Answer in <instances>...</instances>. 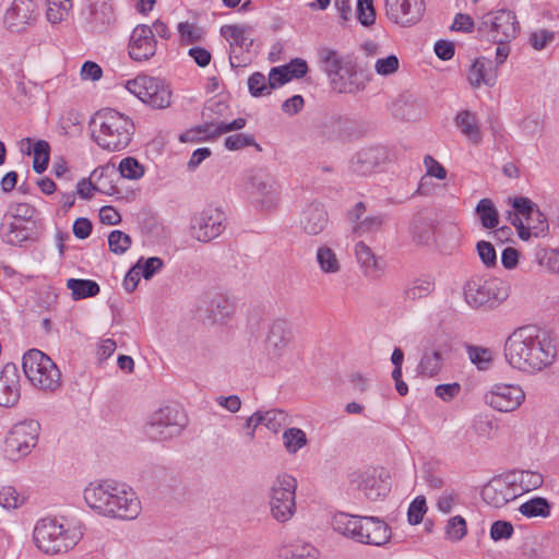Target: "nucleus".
<instances>
[{"mask_svg":"<svg viewBox=\"0 0 559 559\" xmlns=\"http://www.w3.org/2000/svg\"><path fill=\"white\" fill-rule=\"evenodd\" d=\"M221 35L225 37L230 45V66L233 68L245 66L247 60L238 56L237 48L240 50L249 51L253 44V38L251 37V28L242 25H223L221 27Z\"/></svg>","mask_w":559,"mask_h":559,"instance_id":"aec40b11","label":"nucleus"},{"mask_svg":"<svg viewBox=\"0 0 559 559\" xmlns=\"http://www.w3.org/2000/svg\"><path fill=\"white\" fill-rule=\"evenodd\" d=\"M330 222L328 211L321 202L307 204L299 217V227L308 236H318L325 230Z\"/></svg>","mask_w":559,"mask_h":559,"instance_id":"b1692460","label":"nucleus"},{"mask_svg":"<svg viewBox=\"0 0 559 559\" xmlns=\"http://www.w3.org/2000/svg\"><path fill=\"white\" fill-rule=\"evenodd\" d=\"M285 556L292 559H316L318 550L311 544L296 542L289 546Z\"/></svg>","mask_w":559,"mask_h":559,"instance_id":"603ef678","label":"nucleus"},{"mask_svg":"<svg viewBox=\"0 0 559 559\" xmlns=\"http://www.w3.org/2000/svg\"><path fill=\"white\" fill-rule=\"evenodd\" d=\"M391 538V527L377 516H361L358 542L366 545L383 546Z\"/></svg>","mask_w":559,"mask_h":559,"instance_id":"5701e85b","label":"nucleus"},{"mask_svg":"<svg viewBox=\"0 0 559 559\" xmlns=\"http://www.w3.org/2000/svg\"><path fill=\"white\" fill-rule=\"evenodd\" d=\"M355 255L358 264L364 270L366 275L378 277L383 273L385 269V262L383 258L376 255L371 248L365 242L359 241L356 243Z\"/></svg>","mask_w":559,"mask_h":559,"instance_id":"c85d7f7f","label":"nucleus"},{"mask_svg":"<svg viewBox=\"0 0 559 559\" xmlns=\"http://www.w3.org/2000/svg\"><path fill=\"white\" fill-rule=\"evenodd\" d=\"M85 525L73 516H46L38 520L33 530L36 548L48 556L72 550L83 538Z\"/></svg>","mask_w":559,"mask_h":559,"instance_id":"7ed1b4c3","label":"nucleus"},{"mask_svg":"<svg viewBox=\"0 0 559 559\" xmlns=\"http://www.w3.org/2000/svg\"><path fill=\"white\" fill-rule=\"evenodd\" d=\"M384 223L383 215H370L359 221L353 226V230L356 234L362 235L366 233L377 231L381 228Z\"/></svg>","mask_w":559,"mask_h":559,"instance_id":"13d9d810","label":"nucleus"},{"mask_svg":"<svg viewBox=\"0 0 559 559\" xmlns=\"http://www.w3.org/2000/svg\"><path fill=\"white\" fill-rule=\"evenodd\" d=\"M340 80L341 82L332 81L334 88L340 93L355 94L366 87V81L360 79L356 72H350L347 81H343V75L340 74Z\"/></svg>","mask_w":559,"mask_h":559,"instance_id":"49530a36","label":"nucleus"},{"mask_svg":"<svg viewBox=\"0 0 559 559\" xmlns=\"http://www.w3.org/2000/svg\"><path fill=\"white\" fill-rule=\"evenodd\" d=\"M35 226L16 221L2 219L0 224V238L10 246L22 247L24 242L33 240Z\"/></svg>","mask_w":559,"mask_h":559,"instance_id":"bb28decb","label":"nucleus"},{"mask_svg":"<svg viewBox=\"0 0 559 559\" xmlns=\"http://www.w3.org/2000/svg\"><path fill=\"white\" fill-rule=\"evenodd\" d=\"M117 170L122 178L129 180H139L145 174L144 166L135 157L132 156L122 158Z\"/></svg>","mask_w":559,"mask_h":559,"instance_id":"a19ab883","label":"nucleus"},{"mask_svg":"<svg viewBox=\"0 0 559 559\" xmlns=\"http://www.w3.org/2000/svg\"><path fill=\"white\" fill-rule=\"evenodd\" d=\"M469 360L478 370H488L492 364V352L489 348L468 345L466 347Z\"/></svg>","mask_w":559,"mask_h":559,"instance_id":"79ce46f5","label":"nucleus"},{"mask_svg":"<svg viewBox=\"0 0 559 559\" xmlns=\"http://www.w3.org/2000/svg\"><path fill=\"white\" fill-rule=\"evenodd\" d=\"M187 425V417L175 406L160 407L152 414L145 427L153 440H167L178 436Z\"/></svg>","mask_w":559,"mask_h":559,"instance_id":"9d476101","label":"nucleus"},{"mask_svg":"<svg viewBox=\"0 0 559 559\" xmlns=\"http://www.w3.org/2000/svg\"><path fill=\"white\" fill-rule=\"evenodd\" d=\"M67 288L71 290L74 300L94 297L99 293V285L92 280L70 278Z\"/></svg>","mask_w":559,"mask_h":559,"instance_id":"f704fd0d","label":"nucleus"},{"mask_svg":"<svg viewBox=\"0 0 559 559\" xmlns=\"http://www.w3.org/2000/svg\"><path fill=\"white\" fill-rule=\"evenodd\" d=\"M24 498L12 486H3L0 489V506L7 510H14L21 507Z\"/></svg>","mask_w":559,"mask_h":559,"instance_id":"864d4df0","label":"nucleus"},{"mask_svg":"<svg viewBox=\"0 0 559 559\" xmlns=\"http://www.w3.org/2000/svg\"><path fill=\"white\" fill-rule=\"evenodd\" d=\"M131 243V237L121 230H112L108 236L109 250L115 254H123L129 250Z\"/></svg>","mask_w":559,"mask_h":559,"instance_id":"3c124183","label":"nucleus"},{"mask_svg":"<svg viewBox=\"0 0 559 559\" xmlns=\"http://www.w3.org/2000/svg\"><path fill=\"white\" fill-rule=\"evenodd\" d=\"M519 511L526 518H546L550 513V504L545 498L538 497L522 503Z\"/></svg>","mask_w":559,"mask_h":559,"instance_id":"ea45409f","label":"nucleus"},{"mask_svg":"<svg viewBox=\"0 0 559 559\" xmlns=\"http://www.w3.org/2000/svg\"><path fill=\"white\" fill-rule=\"evenodd\" d=\"M358 489L370 501L383 499L391 490L390 473L383 467H370L358 476Z\"/></svg>","mask_w":559,"mask_h":559,"instance_id":"a211bd4d","label":"nucleus"},{"mask_svg":"<svg viewBox=\"0 0 559 559\" xmlns=\"http://www.w3.org/2000/svg\"><path fill=\"white\" fill-rule=\"evenodd\" d=\"M357 20L364 26H371L376 22L373 0H357Z\"/></svg>","mask_w":559,"mask_h":559,"instance_id":"4d7b16f0","label":"nucleus"},{"mask_svg":"<svg viewBox=\"0 0 559 559\" xmlns=\"http://www.w3.org/2000/svg\"><path fill=\"white\" fill-rule=\"evenodd\" d=\"M117 176V169L114 164L100 166L92 171L91 179L96 183V191L106 195L119 193L114 177Z\"/></svg>","mask_w":559,"mask_h":559,"instance_id":"c756f323","label":"nucleus"},{"mask_svg":"<svg viewBox=\"0 0 559 559\" xmlns=\"http://www.w3.org/2000/svg\"><path fill=\"white\" fill-rule=\"evenodd\" d=\"M525 400L520 385L496 383L485 394V402L498 412L509 413L518 409Z\"/></svg>","mask_w":559,"mask_h":559,"instance_id":"4468645a","label":"nucleus"},{"mask_svg":"<svg viewBox=\"0 0 559 559\" xmlns=\"http://www.w3.org/2000/svg\"><path fill=\"white\" fill-rule=\"evenodd\" d=\"M50 146L47 141L38 140L33 146V169L37 174H41L46 170L49 162Z\"/></svg>","mask_w":559,"mask_h":559,"instance_id":"37998d69","label":"nucleus"},{"mask_svg":"<svg viewBox=\"0 0 559 559\" xmlns=\"http://www.w3.org/2000/svg\"><path fill=\"white\" fill-rule=\"evenodd\" d=\"M226 221V215L219 207L206 206L191 217V236L198 241L210 242L225 230Z\"/></svg>","mask_w":559,"mask_h":559,"instance_id":"ddd939ff","label":"nucleus"},{"mask_svg":"<svg viewBox=\"0 0 559 559\" xmlns=\"http://www.w3.org/2000/svg\"><path fill=\"white\" fill-rule=\"evenodd\" d=\"M321 135L328 141L347 142L358 135V124L347 116L332 115L322 123Z\"/></svg>","mask_w":559,"mask_h":559,"instance_id":"4be33fe9","label":"nucleus"},{"mask_svg":"<svg viewBox=\"0 0 559 559\" xmlns=\"http://www.w3.org/2000/svg\"><path fill=\"white\" fill-rule=\"evenodd\" d=\"M512 206L525 219L528 240L532 237H545L549 231V224L546 215L538 205L526 197H516L512 200Z\"/></svg>","mask_w":559,"mask_h":559,"instance_id":"dca6fc26","label":"nucleus"},{"mask_svg":"<svg viewBox=\"0 0 559 559\" xmlns=\"http://www.w3.org/2000/svg\"><path fill=\"white\" fill-rule=\"evenodd\" d=\"M465 301L472 308L495 307L509 297L510 287L500 278L472 277L463 287Z\"/></svg>","mask_w":559,"mask_h":559,"instance_id":"0eeeda50","label":"nucleus"},{"mask_svg":"<svg viewBox=\"0 0 559 559\" xmlns=\"http://www.w3.org/2000/svg\"><path fill=\"white\" fill-rule=\"evenodd\" d=\"M35 207L28 203H11L3 216V219L22 222L35 226Z\"/></svg>","mask_w":559,"mask_h":559,"instance_id":"c9c22d12","label":"nucleus"},{"mask_svg":"<svg viewBox=\"0 0 559 559\" xmlns=\"http://www.w3.org/2000/svg\"><path fill=\"white\" fill-rule=\"evenodd\" d=\"M476 213L484 228L492 229L498 226L499 214L490 199H481L476 205Z\"/></svg>","mask_w":559,"mask_h":559,"instance_id":"e433bc0d","label":"nucleus"},{"mask_svg":"<svg viewBox=\"0 0 559 559\" xmlns=\"http://www.w3.org/2000/svg\"><path fill=\"white\" fill-rule=\"evenodd\" d=\"M307 442V435L300 428L293 427L283 432L284 448L289 454H296Z\"/></svg>","mask_w":559,"mask_h":559,"instance_id":"58836bf2","label":"nucleus"},{"mask_svg":"<svg viewBox=\"0 0 559 559\" xmlns=\"http://www.w3.org/2000/svg\"><path fill=\"white\" fill-rule=\"evenodd\" d=\"M262 425L273 432H278L288 420V415L282 409L261 412Z\"/></svg>","mask_w":559,"mask_h":559,"instance_id":"c03bdc74","label":"nucleus"},{"mask_svg":"<svg viewBox=\"0 0 559 559\" xmlns=\"http://www.w3.org/2000/svg\"><path fill=\"white\" fill-rule=\"evenodd\" d=\"M297 479L288 473H280L272 480L269 491L271 515L280 523L289 521L296 512Z\"/></svg>","mask_w":559,"mask_h":559,"instance_id":"423d86ee","label":"nucleus"},{"mask_svg":"<svg viewBox=\"0 0 559 559\" xmlns=\"http://www.w3.org/2000/svg\"><path fill=\"white\" fill-rule=\"evenodd\" d=\"M182 44L190 45L202 38V29L189 22H180L177 26Z\"/></svg>","mask_w":559,"mask_h":559,"instance_id":"bf43d9fd","label":"nucleus"},{"mask_svg":"<svg viewBox=\"0 0 559 559\" xmlns=\"http://www.w3.org/2000/svg\"><path fill=\"white\" fill-rule=\"evenodd\" d=\"M467 533V525L464 518L455 515L449 519L445 525V538L451 542L461 540Z\"/></svg>","mask_w":559,"mask_h":559,"instance_id":"8fccbe9b","label":"nucleus"},{"mask_svg":"<svg viewBox=\"0 0 559 559\" xmlns=\"http://www.w3.org/2000/svg\"><path fill=\"white\" fill-rule=\"evenodd\" d=\"M389 158L384 146L364 147L353 155L349 162V171L357 176H367L385 163Z\"/></svg>","mask_w":559,"mask_h":559,"instance_id":"412c9836","label":"nucleus"},{"mask_svg":"<svg viewBox=\"0 0 559 559\" xmlns=\"http://www.w3.org/2000/svg\"><path fill=\"white\" fill-rule=\"evenodd\" d=\"M92 16L96 23L108 24L112 20V7L106 0H94L91 4Z\"/></svg>","mask_w":559,"mask_h":559,"instance_id":"5fc2aeb1","label":"nucleus"},{"mask_svg":"<svg viewBox=\"0 0 559 559\" xmlns=\"http://www.w3.org/2000/svg\"><path fill=\"white\" fill-rule=\"evenodd\" d=\"M427 511L426 499L424 497H416L409 504L407 511V519L409 524L417 525L423 521Z\"/></svg>","mask_w":559,"mask_h":559,"instance_id":"e2e57ef3","label":"nucleus"},{"mask_svg":"<svg viewBox=\"0 0 559 559\" xmlns=\"http://www.w3.org/2000/svg\"><path fill=\"white\" fill-rule=\"evenodd\" d=\"M361 516L347 513H337L332 519V527L338 534L358 542V532Z\"/></svg>","mask_w":559,"mask_h":559,"instance_id":"72a5a7b5","label":"nucleus"},{"mask_svg":"<svg viewBox=\"0 0 559 559\" xmlns=\"http://www.w3.org/2000/svg\"><path fill=\"white\" fill-rule=\"evenodd\" d=\"M454 122L461 133L474 144L478 145L483 141L479 122L475 114L469 110H462L455 116Z\"/></svg>","mask_w":559,"mask_h":559,"instance_id":"2f4dec72","label":"nucleus"},{"mask_svg":"<svg viewBox=\"0 0 559 559\" xmlns=\"http://www.w3.org/2000/svg\"><path fill=\"white\" fill-rule=\"evenodd\" d=\"M320 59L322 62L323 70L331 75H340L342 71V60L337 52L332 49H322L320 52Z\"/></svg>","mask_w":559,"mask_h":559,"instance_id":"09e8293b","label":"nucleus"},{"mask_svg":"<svg viewBox=\"0 0 559 559\" xmlns=\"http://www.w3.org/2000/svg\"><path fill=\"white\" fill-rule=\"evenodd\" d=\"M441 359V354L438 350L425 354L419 364L421 373L430 377L436 374L440 369Z\"/></svg>","mask_w":559,"mask_h":559,"instance_id":"680f3d73","label":"nucleus"},{"mask_svg":"<svg viewBox=\"0 0 559 559\" xmlns=\"http://www.w3.org/2000/svg\"><path fill=\"white\" fill-rule=\"evenodd\" d=\"M38 17V8L34 0H13L7 9L3 23L10 32L21 33L32 26Z\"/></svg>","mask_w":559,"mask_h":559,"instance_id":"f3484780","label":"nucleus"},{"mask_svg":"<svg viewBox=\"0 0 559 559\" xmlns=\"http://www.w3.org/2000/svg\"><path fill=\"white\" fill-rule=\"evenodd\" d=\"M292 341V329L284 319L274 320L265 338V347L270 355L281 356Z\"/></svg>","mask_w":559,"mask_h":559,"instance_id":"a878e982","label":"nucleus"},{"mask_svg":"<svg viewBox=\"0 0 559 559\" xmlns=\"http://www.w3.org/2000/svg\"><path fill=\"white\" fill-rule=\"evenodd\" d=\"M556 34L548 29H537L530 35V44L535 50H543L555 40Z\"/></svg>","mask_w":559,"mask_h":559,"instance_id":"0e129e2a","label":"nucleus"},{"mask_svg":"<svg viewBox=\"0 0 559 559\" xmlns=\"http://www.w3.org/2000/svg\"><path fill=\"white\" fill-rule=\"evenodd\" d=\"M157 50V40L154 37L153 29L145 24L136 25L130 36L128 44V53L134 61H147L155 56Z\"/></svg>","mask_w":559,"mask_h":559,"instance_id":"6ab92c4d","label":"nucleus"},{"mask_svg":"<svg viewBox=\"0 0 559 559\" xmlns=\"http://www.w3.org/2000/svg\"><path fill=\"white\" fill-rule=\"evenodd\" d=\"M435 289V282L430 278H416L404 289V297L408 300H417L429 296Z\"/></svg>","mask_w":559,"mask_h":559,"instance_id":"4c0bfd02","label":"nucleus"},{"mask_svg":"<svg viewBox=\"0 0 559 559\" xmlns=\"http://www.w3.org/2000/svg\"><path fill=\"white\" fill-rule=\"evenodd\" d=\"M557 350L552 340L534 325L516 329L504 343L508 364L520 371L535 373L550 366Z\"/></svg>","mask_w":559,"mask_h":559,"instance_id":"f257e3e1","label":"nucleus"},{"mask_svg":"<svg viewBox=\"0 0 559 559\" xmlns=\"http://www.w3.org/2000/svg\"><path fill=\"white\" fill-rule=\"evenodd\" d=\"M126 87L152 108L164 109L171 103L169 85L158 78L138 75L135 79L129 80Z\"/></svg>","mask_w":559,"mask_h":559,"instance_id":"1a4fd4ad","label":"nucleus"},{"mask_svg":"<svg viewBox=\"0 0 559 559\" xmlns=\"http://www.w3.org/2000/svg\"><path fill=\"white\" fill-rule=\"evenodd\" d=\"M247 190L251 201L263 211H271L280 204L281 187L276 179L263 171L249 177Z\"/></svg>","mask_w":559,"mask_h":559,"instance_id":"f8f14e48","label":"nucleus"},{"mask_svg":"<svg viewBox=\"0 0 559 559\" xmlns=\"http://www.w3.org/2000/svg\"><path fill=\"white\" fill-rule=\"evenodd\" d=\"M92 138L103 150L119 152L128 147L135 131L132 119L124 114L104 108L92 120Z\"/></svg>","mask_w":559,"mask_h":559,"instance_id":"20e7f679","label":"nucleus"},{"mask_svg":"<svg viewBox=\"0 0 559 559\" xmlns=\"http://www.w3.org/2000/svg\"><path fill=\"white\" fill-rule=\"evenodd\" d=\"M478 34L493 44L512 41L520 33V23L513 11L500 9L484 14L477 27Z\"/></svg>","mask_w":559,"mask_h":559,"instance_id":"6e6552de","label":"nucleus"},{"mask_svg":"<svg viewBox=\"0 0 559 559\" xmlns=\"http://www.w3.org/2000/svg\"><path fill=\"white\" fill-rule=\"evenodd\" d=\"M496 429L493 421L486 416L476 417L471 426L472 433L481 440L492 439Z\"/></svg>","mask_w":559,"mask_h":559,"instance_id":"a18cd8bd","label":"nucleus"},{"mask_svg":"<svg viewBox=\"0 0 559 559\" xmlns=\"http://www.w3.org/2000/svg\"><path fill=\"white\" fill-rule=\"evenodd\" d=\"M39 430L40 426L36 420H24L15 424L5 439L8 456L16 461L28 455L37 444Z\"/></svg>","mask_w":559,"mask_h":559,"instance_id":"9b49d317","label":"nucleus"},{"mask_svg":"<svg viewBox=\"0 0 559 559\" xmlns=\"http://www.w3.org/2000/svg\"><path fill=\"white\" fill-rule=\"evenodd\" d=\"M400 61L395 55L378 58L374 62V71L378 75L389 76L399 70Z\"/></svg>","mask_w":559,"mask_h":559,"instance_id":"052dcab7","label":"nucleus"},{"mask_svg":"<svg viewBox=\"0 0 559 559\" xmlns=\"http://www.w3.org/2000/svg\"><path fill=\"white\" fill-rule=\"evenodd\" d=\"M23 371L28 381L45 392H55L61 386V372L55 361L39 349L27 350L22 359Z\"/></svg>","mask_w":559,"mask_h":559,"instance_id":"39448f33","label":"nucleus"},{"mask_svg":"<svg viewBox=\"0 0 559 559\" xmlns=\"http://www.w3.org/2000/svg\"><path fill=\"white\" fill-rule=\"evenodd\" d=\"M20 396L19 369L14 364H7L0 372V406H14L19 402Z\"/></svg>","mask_w":559,"mask_h":559,"instance_id":"393cba45","label":"nucleus"},{"mask_svg":"<svg viewBox=\"0 0 559 559\" xmlns=\"http://www.w3.org/2000/svg\"><path fill=\"white\" fill-rule=\"evenodd\" d=\"M388 19L403 27L417 24L424 16L425 0H384Z\"/></svg>","mask_w":559,"mask_h":559,"instance_id":"2eb2a0df","label":"nucleus"},{"mask_svg":"<svg viewBox=\"0 0 559 559\" xmlns=\"http://www.w3.org/2000/svg\"><path fill=\"white\" fill-rule=\"evenodd\" d=\"M316 262L324 275H335L342 271V263L335 250L325 243L317 248Z\"/></svg>","mask_w":559,"mask_h":559,"instance_id":"473e14b6","label":"nucleus"},{"mask_svg":"<svg viewBox=\"0 0 559 559\" xmlns=\"http://www.w3.org/2000/svg\"><path fill=\"white\" fill-rule=\"evenodd\" d=\"M513 533V525L510 522L503 520L493 522L490 527V538L495 542L509 539L512 537Z\"/></svg>","mask_w":559,"mask_h":559,"instance_id":"338daca9","label":"nucleus"},{"mask_svg":"<svg viewBox=\"0 0 559 559\" xmlns=\"http://www.w3.org/2000/svg\"><path fill=\"white\" fill-rule=\"evenodd\" d=\"M83 497L90 509L110 519L134 520L142 509L135 491L115 480L90 483L83 491Z\"/></svg>","mask_w":559,"mask_h":559,"instance_id":"f03ea898","label":"nucleus"},{"mask_svg":"<svg viewBox=\"0 0 559 559\" xmlns=\"http://www.w3.org/2000/svg\"><path fill=\"white\" fill-rule=\"evenodd\" d=\"M255 145L254 138L252 135L238 133L229 135L225 139V147L229 151H237L247 146Z\"/></svg>","mask_w":559,"mask_h":559,"instance_id":"774afa93","label":"nucleus"},{"mask_svg":"<svg viewBox=\"0 0 559 559\" xmlns=\"http://www.w3.org/2000/svg\"><path fill=\"white\" fill-rule=\"evenodd\" d=\"M483 500L493 507L501 508L515 498V493L507 481L492 479L481 490Z\"/></svg>","mask_w":559,"mask_h":559,"instance_id":"cd10ccee","label":"nucleus"},{"mask_svg":"<svg viewBox=\"0 0 559 559\" xmlns=\"http://www.w3.org/2000/svg\"><path fill=\"white\" fill-rule=\"evenodd\" d=\"M47 4H48L47 19L50 23H53V24L59 23L62 20H64L68 16L69 11L72 8V2L63 1V0H59V1L47 0Z\"/></svg>","mask_w":559,"mask_h":559,"instance_id":"de8ad7c7","label":"nucleus"},{"mask_svg":"<svg viewBox=\"0 0 559 559\" xmlns=\"http://www.w3.org/2000/svg\"><path fill=\"white\" fill-rule=\"evenodd\" d=\"M496 76L491 60L486 58H477L468 71V81L475 87H479L481 84L492 86Z\"/></svg>","mask_w":559,"mask_h":559,"instance_id":"7c9ffc66","label":"nucleus"},{"mask_svg":"<svg viewBox=\"0 0 559 559\" xmlns=\"http://www.w3.org/2000/svg\"><path fill=\"white\" fill-rule=\"evenodd\" d=\"M476 250L479 259L487 267H492L497 264V253L493 246L489 241H478L476 245Z\"/></svg>","mask_w":559,"mask_h":559,"instance_id":"69168bd1","label":"nucleus"},{"mask_svg":"<svg viewBox=\"0 0 559 559\" xmlns=\"http://www.w3.org/2000/svg\"><path fill=\"white\" fill-rule=\"evenodd\" d=\"M249 92L252 96L259 97L271 93L269 87V78L266 79L261 72H254L248 79Z\"/></svg>","mask_w":559,"mask_h":559,"instance_id":"6e6d98bb","label":"nucleus"}]
</instances>
